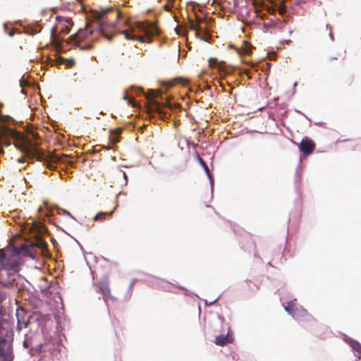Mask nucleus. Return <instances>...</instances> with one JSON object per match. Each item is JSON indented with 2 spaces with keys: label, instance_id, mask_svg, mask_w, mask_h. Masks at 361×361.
<instances>
[{
  "label": "nucleus",
  "instance_id": "nucleus-1",
  "mask_svg": "<svg viewBox=\"0 0 361 361\" xmlns=\"http://www.w3.org/2000/svg\"><path fill=\"white\" fill-rule=\"evenodd\" d=\"M47 245L39 235H37L34 240L23 243L16 249V253H6L0 250V277L4 276V273L10 280L19 271V255L35 258L37 255V248L45 250Z\"/></svg>",
  "mask_w": 361,
  "mask_h": 361
},
{
  "label": "nucleus",
  "instance_id": "nucleus-2",
  "mask_svg": "<svg viewBox=\"0 0 361 361\" xmlns=\"http://www.w3.org/2000/svg\"><path fill=\"white\" fill-rule=\"evenodd\" d=\"M93 32L88 30H79L71 37V41L78 44L82 50H89L93 47Z\"/></svg>",
  "mask_w": 361,
  "mask_h": 361
},
{
  "label": "nucleus",
  "instance_id": "nucleus-3",
  "mask_svg": "<svg viewBox=\"0 0 361 361\" xmlns=\"http://www.w3.org/2000/svg\"><path fill=\"white\" fill-rule=\"evenodd\" d=\"M161 93L159 90H151L147 95V99L151 102L152 109L156 111L159 115L166 116L167 111L165 110L164 106L159 102L154 100V99L161 97Z\"/></svg>",
  "mask_w": 361,
  "mask_h": 361
},
{
  "label": "nucleus",
  "instance_id": "nucleus-4",
  "mask_svg": "<svg viewBox=\"0 0 361 361\" xmlns=\"http://www.w3.org/2000/svg\"><path fill=\"white\" fill-rule=\"evenodd\" d=\"M16 316L17 319V330L21 331L23 329L28 326L30 320L32 318L31 313L25 311L23 307H19L16 310Z\"/></svg>",
  "mask_w": 361,
  "mask_h": 361
},
{
  "label": "nucleus",
  "instance_id": "nucleus-5",
  "mask_svg": "<svg viewBox=\"0 0 361 361\" xmlns=\"http://www.w3.org/2000/svg\"><path fill=\"white\" fill-rule=\"evenodd\" d=\"M292 317L297 321L310 324L316 323V319L302 307H298Z\"/></svg>",
  "mask_w": 361,
  "mask_h": 361
},
{
  "label": "nucleus",
  "instance_id": "nucleus-6",
  "mask_svg": "<svg viewBox=\"0 0 361 361\" xmlns=\"http://www.w3.org/2000/svg\"><path fill=\"white\" fill-rule=\"evenodd\" d=\"M97 291L103 295L104 299L111 298L109 278L104 277L99 283H95Z\"/></svg>",
  "mask_w": 361,
  "mask_h": 361
},
{
  "label": "nucleus",
  "instance_id": "nucleus-7",
  "mask_svg": "<svg viewBox=\"0 0 361 361\" xmlns=\"http://www.w3.org/2000/svg\"><path fill=\"white\" fill-rule=\"evenodd\" d=\"M316 147V145L310 137H304L299 145V149L304 155L311 154Z\"/></svg>",
  "mask_w": 361,
  "mask_h": 361
},
{
  "label": "nucleus",
  "instance_id": "nucleus-8",
  "mask_svg": "<svg viewBox=\"0 0 361 361\" xmlns=\"http://www.w3.org/2000/svg\"><path fill=\"white\" fill-rule=\"evenodd\" d=\"M0 361H12L11 348L5 341H0Z\"/></svg>",
  "mask_w": 361,
  "mask_h": 361
},
{
  "label": "nucleus",
  "instance_id": "nucleus-9",
  "mask_svg": "<svg viewBox=\"0 0 361 361\" xmlns=\"http://www.w3.org/2000/svg\"><path fill=\"white\" fill-rule=\"evenodd\" d=\"M234 341L232 332L228 329L226 335H219L215 338V344L220 346L226 345L228 343H232Z\"/></svg>",
  "mask_w": 361,
  "mask_h": 361
},
{
  "label": "nucleus",
  "instance_id": "nucleus-10",
  "mask_svg": "<svg viewBox=\"0 0 361 361\" xmlns=\"http://www.w3.org/2000/svg\"><path fill=\"white\" fill-rule=\"evenodd\" d=\"M195 20H193L190 18H188L189 27L194 31H200V27L202 25H206L207 19L205 17H202L198 16L197 14L195 15Z\"/></svg>",
  "mask_w": 361,
  "mask_h": 361
},
{
  "label": "nucleus",
  "instance_id": "nucleus-11",
  "mask_svg": "<svg viewBox=\"0 0 361 361\" xmlns=\"http://www.w3.org/2000/svg\"><path fill=\"white\" fill-rule=\"evenodd\" d=\"M195 35L197 37L204 42H209L212 35L206 25L200 27V31H195Z\"/></svg>",
  "mask_w": 361,
  "mask_h": 361
},
{
  "label": "nucleus",
  "instance_id": "nucleus-12",
  "mask_svg": "<svg viewBox=\"0 0 361 361\" xmlns=\"http://www.w3.org/2000/svg\"><path fill=\"white\" fill-rule=\"evenodd\" d=\"M138 27L141 29L146 35H154L157 34V28L152 24L139 23Z\"/></svg>",
  "mask_w": 361,
  "mask_h": 361
},
{
  "label": "nucleus",
  "instance_id": "nucleus-13",
  "mask_svg": "<svg viewBox=\"0 0 361 361\" xmlns=\"http://www.w3.org/2000/svg\"><path fill=\"white\" fill-rule=\"evenodd\" d=\"M106 13V11H103L102 13H99L98 16V19L100 21V25H99V32L100 34L103 35L106 39L109 40H111L113 37L112 35H108L104 32V16Z\"/></svg>",
  "mask_w": 361,
  "mask_h": 361
},
{
  "label": "nucleus",
  "instance_id": "nucleus-14",
  "mask_svg": "<svg viewBox=\"0 0 361 361\" xmlns=\"http://www.w3.org/2000/svg\"><path fill=\"white\" fill-rule=\"evenodd\" d=\"M122 128H116L114 130L111 131L110 140L114 144L118 142L119 140L118 137L122 133Z\"/></svg>",
  "mask_w": 361,
  "mask_h": 361
},
{
  "label": "nucleus",
  "instance_id": "nucleus-15",
  "mask_svg": "<svg viewBox=\"0 0 361 361\" xmlns=\"http://www.w3.org/2000/svg\"><path fill=\"white\" fill-rule=\"evenodd\" d=\"M122 34L124 35L125 38L126 39H128V40L133 39V40H137V41H140V42H144L143 37H141L139 35H131L127 30L123 31Z\"/></svg>",
  "mask_w": 361,
  "mask_h": 361
},
{
  "label": "nucleus",
  "instance_id": "nucleus-16",
  "mask_svg": "<svg viewBox=\"0 0 361 361\" xmlns=\"http://www.w3.org/2000/svg\"><path fill=\"white\" fill-rule=\"evenodd\" d=\"M116 208V206L114 207V209L109 212H99L94 217V221H102L104 219H106V216H111L114 212V209Z\"/></svg>",
  "mask_w": 361,
  "mask_h": 361
},
{
  "label": "nucleus",
  "instance_id": "nucleus-17",
  "mask_svg": "<svg viewBox=\"0 0 361 361\" xmlns=\"http://www.w3.org/2000/svg\"><path fill=\"white\" fill-rule=\"evenodd\" d=\"M298 306H295L293 302H290L285 307V310L290 314L293 315L294 312L296 310Z\"/></svg>",
  "mask_w": 361,
  "mask_h": 361
},
{
  "label": "nucleus",
  "instance_id": "nucleus-18",
  "mask_svg": "<svg viewBox=\"0 0 361 361\" xmlns=\"http://www.w3.org/2000/svg\"><path fill=\"white\" fill-rule=\"evenodd\" d=\"M199 161H200V164L202 165V166L204 168V171L206 172V173L207 174L208 177L212 179V174L209 171V169L207 166V164L205 163V161L201 158L199 157Z\"/></svg>",
  "mask_w": 361,
  "mask_h": 361
},
{
  "label": "nucleus",
  "instance_id": "nucleus-19",
  "mask_svg": "<svg viewBox=\"0 0 361 361\" xmlns=\"http://www.w3.org/2000/svg\"><path fill=\"white\" fill-rule=\"evenodd\" d=\"M4 28L5 32L6 34H8V36H10V37H13L16 33V29L10 27L7 24H4Z\"/></svg>",
  "mask_w": 361,
  "mask_h": 361
},
{
  "label": "nucleus",
  "instance_id": "nucleus-20",
  "mask_svg": "<svg viewBox=\"0 0 361 361\" xmlns=\"http://www.w3.org/2000/svg\"><path fill=\"white\" fill-rule=\"evenodd\" d=\"M23 345L25 348H30L32 345V338L26 336L23 341Z\"/></svg>",
  "mask_w": 361,
  "mask_h": 361
},
{
  "label": "nucleus",
  "instance_id": "nucleus-21",
  "mask_svg": "<svg viewBox=\"0 0 361 361\" xmlns=\"http://www.w3.org/2000/svg\"><path fill=\"white\" fill-rule=\"evenodd\" d=\"M325 32L328 34L331 41H334V34H333V32H332V29L328 25H326V27H325Z\"/></svg>",
  "mask_w": 361,
  "mask_h": 361
},
{
  "label": "nucleus",
  "instance_id": "nucleus-22",
  "mask_svg": "<svg viewBox=\"0 0 361 361\" xmlns=\"http://www.w3.org/2000/svg\"><path fill=\"white\" fill-rule=\"evenodd\" d=\"M123 99L128 102V104H131L133 106H135V101L134 99L130 97L127 92L125 93Z\"/></svg>",
  "mask_w": 361,
  "mask_h": 361
},
{
  "label": "nucleus",
  "instance_id": "nucleus-23",
  "mask_svg": "<svg viewBox=\"0 0 361 361\" xmlns=\"http://www.w3.org/2000/svg\"><path fill=\"white\" fill-rule=\"evenodd\" d=\"M183 80L181 78H177L176 80H173L172 81H169L167 82V85L169 87H173L176 83L180 82Z\"/></svg>",
  "mask_w": 361,
  "mask_h": 361
},
{
  "label": "nucleus",
  "instance_id": "nucleus-24",
  "mask_svg": "<svg viewBox=\"0 0 361 361\" xmlns=\"http://www.w3.org/2000/svg\"><path fill=\"white\" fill-rule=\"evenodd\" d=\"M217 63H218V61H217V59H214V58H210V59H209V66H210L211 67H214V66H216V65H217Z\"/></svg>",
  "mask_w": 361,
  "mask_h": 361
},
{
  "label": "nucleus",
  "instance_id": "nucleus-25",
  "mask_svg": "<svg viewBox=\"0 0 361 361\" xmlns=\"http://www.w3.org/2000/svg\"><path fill=\"white\" fill-rule=\"evenodd\" d=\"M134 284H135V281H133L131 282V283L129 286V288H128L129 297H130L132 295V290H133V287Z\"/></svg>",
  "mask_w": 361,
  "mask_h": 361
},
{
  "label": "nucleus",
  "instance_id": "nucleus-26",
  "mask_svg": "<svg viewBox=\"0 0 361 361\" xmlns=\"http://www.w3.org/2000/svg\"><path fill=\"white\" fill-rule=\"evenodd\" d=\"M58 61L60 63H64L65 61H66L67 60L65 59V58H63L61 56H60L59 59H58Z\"/></svg>",
  "mask_w": 361,
  "mask_h": 361
},
{
  "label": "nucleus",
  "instance_id": "nucleus-27",
  "mask_svg": "<svg viewBox=\"0 0 361 361\" xmlns=\"http://www.w3.org/2000/svg\"><path fill=\"white\" fill-rule=\"evenodd\" d=\"M63 19V18L62 16H56V20L58 22H61Z\"/></svg>",
  "mask_w": 361,
  "mask_h": 361
},
{
  "label": "nucleus",
  "instance_id": "nucleus-28",
  "mask_svg": "<svg viewBox=\"0 0 361 361\" xmlns=\"http://www.w3.org/2000/svg\"><path fill=\"white\" fill-rule=\"evenodd\" d=\"M115 329H116V336L117 338H119L120 335L118 334V332L116 331L117 329H119L118 324L117 325V326L115 327Z\"/></svg>",
  "mask_w": 361,
  "mask_h": 361
},
{
  "label": "nucleus",
  "instance_id": "nucleus-29",
  "mask_svg": "<svg viewBox=\"0 0 361 361\" xmlns=\"http://www.w3.org/2000/svg\"><path fill=\"white\" fill-rule=\"evenodd\" d=\"M164 9L167 11H169L171 8L169 5H164Z\"/></svg>",
  "mask_w": 361,
  "mask_h": 361
},
{
  "label": "nucleus",
  "instance_id": "nucleus-30",
  "mask_svg": "<svg viewBox=\"0 0 361 361\" xmlns=\"http://www.w3.org/2000/svg\"><path fill=\"white\" fill-rule=\"evenodd\" d=\"M239 53L241 54V51H239ZM242 53L245 54H249L250 51L247 50H244L243 51H242Z\"/></svg>",
  "mask_w": 361,
  "mask_h": 361
},
{
  "label": "nucleus",
  "instance_id": "nucleus-31",
  "mask_svg": "<svg viewBox=\"0 0 361 361\" xmlns=\"http://www.w3.org/2000/svg\"><path fill=\"white\" fill-rule=\"evenodd\" d=\"M18 161L20 162V163H23L24 162V158L18 159Z\"/></svg>",
  "mask_w": 361,
  "mask_h": 361
},
{
  "label": "nucleus",
  "instance_id": "nucleus-32",
  "mask_svg": "<svg viewBox=\"0 0 361 361\" xmlns=\"http://www.w3.org/2000/svg\"><path fill=\"white\" fill-rule=\"evenodd\" d=\"M63 212L64 214H68V215L71 216L70 212H68V211H66V210H65V209H63Z\"/></svg>",
  "mask_w": 361,
  "mask_h": 361
},
{
  "label": "nucleus",
  "instance_id": "nucleus-33",
  "mask_svg": "<svg viewBox=\"0 0 361 361\" xmlns=\"http://www.w3.org/2000/svg\"><path fill=\"white\" fill-rule=\"evenodd\" d=\"M337 59H338L337 57H333V56L329 57L330 61Z\"/></svg>",
  "mask_w": 361,
  "mask_h": 361
},
{
  "label": "nucleus",
  "instance_id": "nucleus-34",
  "mask_svg": "<svg viewBox=\"0 0 361 361\" xmlns=\"http://www.w3.org/2000/svg\"><path fill=\"white\" fill-rule=\"evenodd\" d=\"M123 176H124L125 179L126 180L127 179V175L126 174L125 172H123Z\"/></svg>",
  "mask_w": 361,
  "mask_h": 361
},
{
  "label": "nucleus",
  "instance_id": "nucleus-35",
  "mask_svg": "<svg viewBox=\"0 0 361 361\" xmlns=\"http://www.w3.org/2000/svg\"><path fill=\"white\" fill-rule=\"evenodd\" d=\"M343 53H344V54H343V55H340V56H342V58H343V59L345 57V51H343Z\"/></svg>",
  "mask_w": 361,
  "mask_h": 361
},
{
  "label": "nucleus",
  "instance_id": "nucleus-36",
  "mask_svg": "<svg viewBox=\"0 0 361 361\" xmlns=\"http://www.w3.org/2000/svg\"><path fill=\"white\" fill-rule=\"evenodd\" d=\"M167 106H168V107H169V109H171V105L169 102H167Z\"/></svg>",
  "mask_w": 361,
  "mask_h": 361
},
{
  "label": "nucleus",
  "instance_id": "nucleus-37",
  "mask_svg": "<svg viewBox=\"0 0 361 361\" xmlns=\"http://www.w3.org/2000/svg\"><path fill=\"white\" fill-rule=\"evenodd\" d=\"M245 282L246 283H250L251 281H250V280H246Z\"/></svg>",
  "mask_w": 361,
  "mask_h": 361
},
{
  "label": "nucleus",
  "instance_id": "nucleus-38",
  "mask_svg": "<svg viewBox=\"0 0 361 361\" xmlns=\"http://www.w3.org/2000/svg\"><path fill=\"white\" fill-rule=\"evenodd\" d=\"M222 67H223L222 66V63H220V64H219V69H221Z\"/></svg>",
  "mask_w": 361,
  "mask_h": 361
},
{
  "label": "nucleus",
  "instance_id": "nucleus-39",
  "mask_svg": "<svg viewBox=\"0 0 361 361\" xmlns=\"http://www.w3.org/2000/svg\"><path fill=\"white\" fill-rule=\"evenodd\" d=\"M176 106L177 108H178V107H180V104H176Z\"/></svg>",
  "mask_w": 361,
  "mask_h": 361
},
{
  "label": "nucleus",
  "instance_id": "nucleus-40",
  "mask_svg": "<svg viewBox=\"0 0 361 361\" xmlns=\"http://www.w3.org/2000/svg\"><path fill=\"white\" fill-rule=\"evenodd\" d=\"M77 1H79V2H82V0H77Z\"/></svg>",
  "mask_w": 361,
  "mask_h": 361
}]
</instances>
